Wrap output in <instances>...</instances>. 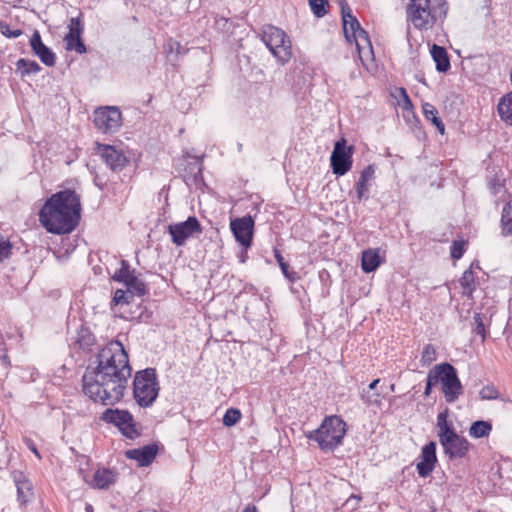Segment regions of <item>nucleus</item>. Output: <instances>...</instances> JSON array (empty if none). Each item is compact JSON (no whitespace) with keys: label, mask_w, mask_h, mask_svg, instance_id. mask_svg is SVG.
Returning a JSON list of instances; mask_svg holds the SVG:
<instances>
[{"label":"nucleus","mask_w":512,"mask_h":512,"mask_svg":"<svg viewBox=\"0 0 512 512\" xmlns=\"http://www.w3.org/2000/svg\"><path fill=\"white\" fill-rule=\"evenodd\" d=\"M131 374L129 362L120 366H88L82 376L83 393L94 402L115 405L123 399Z\"/></svg>","instance_id":"1"},{"label":"nucleus","mask_w":512,"mask_h":512,"mask_svg":"<svg viewBox=\"0 0 512 512\" xmlns=\"http://www.w3.org/2000/svg\"><path fill=\"white\" fill-rule=\"evenodd\" d=\"M81 198L74 189H63L48 197L38 215L47 232L65 235L73 232L81 219Z\"/></svg>","instance_id":"2"},{"label":"nucleus","mask_w":512,"mask_h":512,"mask_svg":"<svg viewBox=\"0 0 512 512\" xmlns=\"http://www.w3.org/2000/svg\"><path fill=\"white\" fill-rule=\"evenodd\" d=\"M449 5L446 0H409L406 14L416 29L427 30L447 17Z\"/></svg>","instance_id":"3"},{"label":"nucleus","mask_w":512,"mask_h":512,"mask_svg":"<svg viewBox=\"0 0 512 512\" xmlns=\"http://www.w3.org/2000/svg\"><path fill=\"white\" fill-rule=\"evenodd\" d=\"M347 424L339 415L325 416L320 426L305 436L318 443L323 452H333L343 443Z\"/></svg>","instance_id":"4"},{"label":"nucleus","mask_w":512,"mask_h":512,"mask_svg":"<svg viewBox=\"0 0 512 512\" xmlns=\"http://www.w3.org/2000/svg\"><path fill=\"white\" fill-rule=\"evenodd\" d=\"M436 386L440 385L443 397L448 404L455 403L464 393L458 370L449 362L436 364L428 371Z\"/></svg>","instance_id":"5"},{"label":"nucleus","mask_w":512,"mask_h":512,"mask_svg":"<svg viewBox=\"0 0 512 512\" xmlns=\"http://www.w3.org/2000/svg\"><path fill=\"white\" fill-rule=\"evenodd\" d=\"M160 383L155 368L148 367L135 373L133 379V397L141 408L151 407L157 400Z\"/></svg>","instance_id":"6"},{"label":"nucleus","mask_w":512,"mask_h":512,"mask_svg":"<svg viewBox=\"0 0 512 512\" xmlns=\"http://www.w3.org/2000/svg\"><path fill=\"white\" fill-rule=\"evenodd\" d=\"M262 40L280 65L286 64L291 59V41L281 28L271 24L263 26Z\"/></svg>","instance_id":"7"},{"label":"nucleus","mask_w":512,"mask_h":512,"mask_svg":"<svg viewBox=\"0 0 512 512\" xmlns=\"http://www.w3.org/2000/svg\"><path fill=\"white\" fill-rule=\"evenodd\" d=\"M100 420L117 427L125 438L134 440L141 435L136 428L133 414L127 409L107 408L101 414Z\"/></svg>","instance_id":"8"},{"label":"nucleus","mask_w":512,"mask_h":512,"mask_svg":"<svg viewBox=\"0 0 512 512\" xmlns=\"http://www.w3.org/2000/svg\"><path fill=\"white\" fill-rule=\"evenodd\" d=\"M141 274H136L135 269L131 268L129 261L120 260V268L115 271L111 279L115 282L123 284L134 296L143 297L149 294V287Z\"/></svg>","instance_id":"9"},{"label":"nucleus","mask_w":512,"mask_h":512,"mask_svg":"<svg viewBox=\"0 0 512 512\" xmlns=\"http://www.w3.org/2000/svg\"><path fill=\"white\" fill-rule=\"evenodd\" d=\"M354 151L355 147L353 145L348 146L346 139L343 137L335 142L330 156V166L333 174L343 176L351 170Z\"/></svg>","instance_id":"10"},{"label":"nucleus","mask_w":512,"mask_h":512,"mask_svg":"<svg viewBox=\"0 0 512 512\" xmlns=\"http://www.w3.org/2000/svg\"><path fill=\"white\" fill-rule=\"evenodd\" d=\"M93 123L104 134H114L122 125V113L117 106H103L95 109Z\"/></svg>","instance_id":"11"},{"label":"nucleus","mask_w":512,"mask_h":512,"mask_svg":"<svg viewBox=\"0 0 512 512\" xmlns=\"http://www.w3.org/2000/svg\"><path fill=\"white\" fill-rule=\"evenodd\" d=\"M203 227L196 216H189L185 221L172 223L167 226L171 241L176 246H183L195 234H201Z\"/></svg>","instance_id":"12"},{"label":"nucleus","mask_w":512,"mask_h":512,"mask_svg":"<svg viewBox=\"0 0 512 512\" xmlns=\"http://www.w3.org/2000/svg\"><path fill=\"white\" fill-rule=\"evenodd\" d=\"M129 362V355L119 340H112L96 354V363L103 366H120Z\"/></svg>","instance_id":"13"},{"label":"nucleus","mask_w":512,"mask_h":512,"mask_svg":"<svg viewBox=\"0 0 512 512\" xmlns=\"http://www.w3.org/2000/svg\"><path fill=\"white\" fill-rule=\"evenodd\" d=\"M255 221L251 215L230 220V230L239 245L245 247L253 244Z\"/></svg>","instance_id":"14"},{"label":"nucleus","mask_w":512,"mask_h":512,"mask_svg":"<svg viewBox=\"0 0 512 512\" xmlns=\"http://www.w3.org/2000/svg\"><path fill=\"white\" fill-rule=\"evenodd\" d=\"M444 454L450 460L465 458L470 449L469 441L464 437L455 433L439 441Z\"/></svg>","instance_id":"15"},{"label":"nucleus","mask_w":512,"mask_h":512,"mask_svg":"<svg viewBox=\"0 0 512 512\" xmlns=\"http://www.w3.org/2000/svg\"><path fill=\"white\" fill-rule=\"evenodd\" d=\"M98 152L103 161L114 172L123 170L130 162V159L122 150H118L109 144H98Z\"/></svg>","instance_id":"16"},{"label":"nucleus","mask_w":512,"mask_h":512,"mask_svg":"<svg viewBox=\"0 0 512 512\" xmlns=\"http://www.w3.org/2000/svg\"><path fill=\"white\" fill-rule=\"evenodd\" d=\"M437 444L435 441L426 443L420 454V461L416 464V470L421 478H426L431 475L438 462L437 459Z\"/></svg>","instance_id":"17"},{"label":"nucleus","mask_w":512,"mask_h":512,"mask_svg":"<svg viewBox=\"0 0 512 512\" xmlns=\"http://www.w3.org/2000/svg\"><path fill=\"white\" fill-rule=\"evenodd\" d=\"M342 26L346 41L350 44L355 43L357 50L360 52V44L357 42V33L362 29L360 22L353 15L348 4L343 5Z\"/></svg>","instance_id":"18"},{"label":"nucleus","mask_w":512,"mask_h":512,"mask_svg":"<svg viewBox=\"0 0 512 512\" xmlns=\"http://www.w3.org/2000/svg\"><path fill=\"white\" fill-rule=\"evenodd\" d=\"M159 451L158 443L152 442L140 448L124 452L127 459L135 460L139 467H147L153 463Z\"/></svg>","instance_id":"19"},{"label":"nucleus","mask_w":512,"mask_h":512,"mask_svg":"<svg viewBox=\"0 0 512 512\" xmlns=\"http://www.w3.org/2000/svg\"><path fill=\"white\" fill-rule=\"evenodd\" d=\"M30 46L33 53L40 59V61L44 65L48 67H52L55 65V53L43 43L41 35L37 30L34 31L30 38Z\"/></svg>","instance_id":"20"},{"label":"nucleus","mask_w":512,"mask_h":512,"mask_svg":"<svg viewBox=\"0 0 512 512\" xmlns=\"http://www.w3.org/2000/svg\"><path fill=\"white\" fill-rule=\"evenodd\" d=\"M292 74L295 78H298V83L303 85L309 83L313 79L314 68L308 57L305 55H298L294 57Z\"/></svg>","instance_id":"21"},{"label":"nucleus","mask_w":512,"mask_h":512,"mask_svg":"<svg viewBox=\"0 0 512 512\" xmlns=\"http://www.w3.org/2000/svg\"><path fill=\"white\" fill-rule=\"evenodd\" d=\"M375 165H367L361 172L358 181L355 184L357 201L368 200L370 197V182L374 179Z\"/></svg>","instance_id":"22"},{"label":"nucleus","mask_w":512,"mask_h":512,"mask_svg":"<svg viewBox=\"0 0 512 512\" xmlns=\"http://www.w3.org/2000/svg\"><path fill=\"white\" fill-rule=\"evenodd\" d=\"M166 61L176 67L180 58L189 52V48L183 46L179 41L169 38L164 44Z\"/></svg>","instance_id":"23"},{"label":"nucleus","mask_w":512,"mask_h":512,"mask_svg":"<svg viewBox=\"0 0 512 512\" xmlns=\"http://www.w3.org/2000/svg\"><path fill=\"white\" fill-rule=\"evenodd\" d=\"M430 54L435 62L437 72L447 73L450 70V56L445 47L433 44L430 49Z\"/></svg>","instance_id":"24"},{"label":"nucleus","mask_w":512,"mask_h":512,"mask_svg":"<svg viewBox=\"0 0 512 512\" xmlns=\"http://www.w3.org/2000/svg\"><path fill=\"white\" fill-rule=\"evenodd\" d=\"M117 480V474L109 468H99L93 475L91 486L100 490L108 489Z\"/></svg>","instance_id":"25"},{"label":"nucleus","mask_w":512,"mask_h":512,"mask_svg":"<svg viewBox=\"0 0 512 512\" xmlns=\"http://www.w3.org/2000/svg\"><path fill=\"white\" fill-rule=\"evenodd\" d=\"M14 481L17 487V499L21 505L27 504L33 497V485L23 473L14 476Z\"/></svg>","instance_id":"26"},{"label":"nucleus","mask_w":512,"mask_h":512,"mask_svg":"<svg viewBox=\"0 0 512 512\" xmlns=\"http://www.w3.org/2000/svg\"><path fill=\"white\" fill-rule=\"evenodd\" d=\"M383 259L377 249H366L362 252L361 268L363 272L369 274L375 272L383 263Z\"/></svg>","instance_id":"27"},{"label":"nucleus","mask_w":512,"mask_h":512,"mask_svg":"<svg viewBox=\"0 0 512 512\" xmlns=\"http://www.w3.org/2000/svg\"><path fill=\"white\" fill-rule=\"evenodd\" d=\"M75 344L79 349L86 353L90 352L92 347L96 344L95 335L85 323H82L77 330V339Z\"/></svg>","instance_id":"28"},{"label":"nucleus","mask_w":512,"mask_h":512,"mask_svg":"<svg viewBox=\"0 0 512 512\" xmlns=\"http://www.w3.org/2000/svg\"><path fill=\"white\" fill-rule=\"evenodd\" d=\"M449 410L446 408L444 411L437 415V427L439 441L457 433L453 422L448 420Z\"/></svg>","instance_id":"29"},{"label":"nucleus","mask_w":512,"mask_h":512,"mask_svg":"<svg viewBox=\"0 0 512 512\" xmlns=\"http://www.w3.org/2000/svg\"><path fill=\"white\" fill-rule=\"evenodd\" d=\"M459 284L463 290L462 295L469 299H473V293L478 285L474 271L466 269L459 279Z\"/></svg>","instance_id":"30"},{"label":"nucleus","mask_w":512,"mask_h":512,"mask_svg":"<svg viewBox=\"0 0 512 512\" xmlns=\"http://www.w3.org/2000/svg\"><path fill=\"white\" fill-rule=\"evenodd\" d=\"M422 110L424 117L427 121H430L432 125L435 126L437 131L441 134H445V124L443 123L441 117L439 116L438 110L436 107L428 102L423 103Z\"/></svg>","instance_id":"31"},{"label":"nucleus","mask_w":512,"mask_h":512,"mask_svg":"<svg viewBox=\"0 0 512 512\" xmlns=\"http://www.w3.org/2000/svg\"><path fill=\"white\" fill-rule=\"evenodd\" d=\"M497 110L501 120L512 125V91L500 98Z\"/></svg>","instance_id":"32"},{"label":"nucleus","mask_w":512,"mask_h":512,"mask_svg":"<svg viewBox=\"0 0 512 512\" xmlns=\"http://www.w3.org/2000/svg\"><path fill=\"white\" fill-rule=\"evenodd\" d=\"M273 253L284 277L291 283L297 282L300 279L299 274L290 267L288 262L285 261L281 251L274 247Z\"/></svg>","instance_id":"33"},{"label":"nucleus","mask_w":512,"mask_h":512,"mask_svg":"<svg viewBox=\"0 0 512 512\" xmlns=\"http://www.w3.org/2000/svg\"><path fill=\"white\" fill-rule=\"evenodd\" d=\"M500 222L502 236H512V200L503 206Z\"/></svg>","instance_id":"34"},{"label":"nucleus","mask_w":512,"mask_h":512,"mask_svg":"<svg viewBox=\"0 0 512 512\" xmlns=\"http://www.w3.org/2000/svg\"><path fill=\"white\" fill-rule=\"evenodd\" d=\"M492 431V424L489 421H474L469 428V435L473 438L480 439L487 437Z\"/></svg>","instance_id":"35"},{"label":"nucleus","mask_w":512,"mask_h":512,"mask_svg":"<svg viewBox=\"0 0 512 512\" xmlns=\"http://www.w3.org/2000/svg\"><path fill=\"white\" fill-rule=\"evenodd\" d=\"M41 66L34 60L20 58L16 62V71L23 78L26 75L37 74L41 71Z\"/></svg>","instance_id":"36"},{"label":"nucleus","mask_w":512,"mask_h":512,"mask_svg":"<svg viewBox=\"0 0 512 512\" xmlns=\"http://www.w3.org/2000/svg\"><path fill=\"white\" fill-rule=\"evenodd\" d=\"M64 42L67 51H75L78 54H84L87 52L85 43L82 40V36H74L72 34H66Z\"/></svg>","instance_id":"37"},{"label":"nucleus","mask_w":512,"mask_h":512,"mask_svg":"<svg viewBox=\"0 0 512 512\" xmlns=\"http://www.w3.org/2000/svg\"><path fill=\"white\" fill-rule=\"evenodd\" d=\"M134 295L129 292V290L126 288V290L123 289H117L110 302V308L113 309L114 307L118 305H129L134 300Z\"/></svg>","instance_id":"38"},{"label":"nucleus","mask_w":512,"mask_h":512,"mask_svg":"<svg viewBox=\"0 0 512 512\" xmlns=\"http://www.w3.org/2000/svg\"><path fill=\"white\" fill-rule=\"evenodd\" d=\"M485 315L482 313H474L473 321L471 323L472 332L481 337V341L485 342L488 331L484 323Z\"/></svg>","instance_id":"39"},{"label":"nucleus","mask_w":512,"mask_h":512,"mask_svg":"<svg viewBox=\"0 0 512 512\" xmlns=\"http://www.w3.org/2000/svg\"><path fill=\"white\" fill-rule=\"evenodd\" d=\"M191 158V156H189ZM192 161H188L183 168V180L184 182L187 180V177L194 175L195 173H200V170H204L203 167V156L197 157L193 156Z\"/></svg>","instance_id":"40"},{"label":"nucleus","mask_w":512,"mask_h":512,"mask_svg":"<svg viewBox=\"0 0 512 512\" xmlns=\"http://www.w3.org/2000/svg\"><path fill=\"white\" fill-rule=\"evenodd\" d=\"M487 184L490 192L497 195L505 186V178L501 170L496 171L493 175L487 177Z\"/></svg>","instance_id":"41"},{"label":"nucleus","mask_w":512,"mask_h":512,"mask_svg":"<svg viewBox=\"0 0 512 512\" xmlns=\"http://www.w3.org/2000/svg\"><path fill=\"white\" fill-rule=\"evenodd\" d=\"M308 3L311 11L317 18H322L328 13V0H308Z\"/></svg>","instance_id":"42"},{"label":"nucleus","mask_w":512,"mask_h":512,"mask_svg":"<svg viewBox=\"0 0 512 512\" xmlns=\"http://www.w3.org/2000/svg\"><path fill=\"white\" fill-rule=\"evenodd\" d=\"M241 411L238 408H228L222 418L225 427H232L241 419Z\"/></svg>","instance_id":"43"},{"label":"nucleus","mask_w":512,"mask_h":512,"mask_svg":"<svg viewBox=\"0 0 512 512\" xmlns=\"http://www.w3.org/2000/svg\"><path fill=\"white\" fill-rule=\"evenodd\" d=\"M467 244L465 240H454L450 246V257L453 260L461 259L467 250Z\"/></svg>","instance_id":"44"},{"label":"nucleus","mask_w":512,"mask_h":512,"mask_svg":"<svg viewBox=\"0 0 512 512\" xmlns=\"http://www.w3.org/2000/svg\"><path fill=\"white\" fill-rule=\"evenodd\" d=\"M436 358H437V352H436L434 345H432L430 343L426 344L423 347V351L421 354V359H420L421 364L423 366H428L432 362H434L436 360Z\"/></svg>","instance_id":"45"},{"label":"nucleus","mask_w":512,"mask_h":512,"mask_svg":"<svg viewBox=\"0 0 512 512\" xmlns=\"http://www.w3.org/2000/svg\"><path fill=\"white\" fill-rule=\"evenodd\" d=\"M479 397L481 400H496L500 399V392L493 384H488L479 391Z\"/></svg>","instance_id":"46"},{"label":"nucleus","mask_w":512,"mask_h":512,"mask_svg":"<svg viewBox=\"0 0 512 512\" xmlns=\"http://www.w3.org/2000/svg\"><path fill=\"white\" fill-rule=\"evenodd\" d=\"M13 244L0 234V262L7 260L12 255Z\"/></svg>","instance_id":"47"},{"label":"nucleus","mask_w":512,"mask_h":512,"mask_svg":"<svg viewBox=\"0 0 512 512\" xmlns=\"http://www.w3.org/2000/svg\"><path fill=\"white\" fill-rule=\"evenodd\" d=\"M215 26L218 30L226 33H232L235 27L233 21L224 16L215 17Z\"/></svg>","instance_id":"48"},{"label":"nucleus","mask_w":512,"mask_h":512,"mask_svg":"<svg viewBox=\"0 0 512 512\" xmlns=\"http://www.w3.org/2000/svg\"><path fill=\"white\" fill-rule=\"evenodd\" d=\"M138 309L141 310L138 315H135V312L130 310L127 315H120L119 317L124 320H127V321H136V322H141L144 319V317H146V318L150 317V314H149L146 306L139 305Z\"/></svg>","instance_id":"49"},{"label":"nucleus","mask_w":512,"mask_h":512,"mask_svg":"<svg viewBox=\"0 0 512 512\" xmlns=\"http://www.w3.org/2000/svg\"><path fill=\"white\" fill-rule=\"evenodd\" d=\"M68 34H72L74 36H82L84 32V25L80 17H73L70 19Z\"/></svg>","instance_id":"50"},{"label":"nucleus","mask_w":512,"mask_h":512,"mask_svg":"<svg viewBox=\"0 0 512 512\" xmlns=\"http://www.w3.org/2000/svg\"><path fill=\"white\" fill-rule=\"evenodd\" d=\"M396 92L398 93V96L402 100L401 106H402L403 110L412 111L414 109V105L408 95L407 90L404 87H398V88H396Z\"/></svg>","instance_id":"51"},{"label":"nucleus","mask_w":512,"mask_h":512,"mask_svg":"<svg viewBox=\"0 0 512 512\" xmlns=\"http://www.w3.org/2000/svg\"><path fill=\"white\" fill-rule=\"evenodd\" d=\"M0 32L6 38H18L23 33L21 29H12L5 21L0 22Z\"/></svg>","instance_id":"52"},{"label":"nucleus","mask_w":512,"mask_h":512,"mask_svg":"<svg viewBox=\"0 0 512 512\" xmlns=\"http://www.w3.org/2000/svg\"><path fill=\"white\" fill-rule=\"evenodd\" d=\"M185 183L188 186L193 185V186H195V188L201 189L202 186H205L203 170H200V173H195L194 175L187 177V180L185 181Z\"/></svg>","instance_id":"53"},{"label":"nucleus","mask_w":512,"mask_h":512,"mask_svg":"<svg viewBox=\"0 0 512 512\" xmlns=\"http://www.w3.org/2000/svg\"><path fill=\"white\" fill-rule=\"evenodd\" d=\"M362 500V496L359 494H351L349 498L343 504L344 507L350 508V510H355L359 506V502Z\"/></svg>","instance_id":"54"},{"label":"nucleus","mask_w":512,"mask_h":512,"mask_svg":"<svg viewBox=\"0 0 512 512\" xmlns=\"http://www.w3.org/2000/svg\"><path fill=\"white\" fill-rule=\"evenodd\" d=\"M406 112H407V116H405L406 122L411 124V125H413V126H415V127L421 128L420 119L416 115L414 109L412 111H406Z\"/></svg>","instance_id":"55"},{"label":"nucleus","mask_w":512,"mask_h":512,"mask_svg":"<svg viewBox=\"0 0 512 512\" xmlns=\"http://www.w3.org/2000/svg\"><path fill=\"white\" fill-rule=\"evenodd\" d=\"M318 277L323 286L329 287L331 285V276L327 269L320 270Z\"/></svg>","instance_id":"56"},{"label":"nucleus","mask_w":512,"mask_h":512,"mask_svg":"<svg viewBox=\"0 0 512 512\" xmlns=\"http://www.w3.org/2000/svg\"><path fill=\"white\" fill-rule=\"evenodd\" d=\"M435 387H436L435 382L433 381V379L431 378L429 373H427L426 384H425V388H424V392H423L424 397L425 398L430 397L432 394L433 388H435Z\"/></svg>","instance_id":"57"},{"label":"nucleus","mask_w":512,"mask_h":512,"mask_svg":"<svg viewBox=\"0 0 512 512\" xmlns=\"http://www.w3.org/2000/svg\"><path fill=\"white\" fill-rule=\"evenodd\" d=\"M24 443L26 447L40 460L42 456L35 444V442L31 438H24Z\"/></svg>","instance_id":"58"},{"label":"nucleus","mask_w":512,"mask_h":512,"mask_svg":"<svg viewBox=\"0 0 512 512\" xmlns=\"http://www.w3.org/2000/svg\"><path fill=\"white\" fill-rule=\"evenodd\" d=\"M359 396H360L361 401L367 407L373 406L372 400H373L374 394H370L369 390L363 389Z\"/></svg>","instance_id":"59"},{"label":"nucleus","mask_w":512,"mask_h":512,"mask_svg":"<svg viewBox=\"0 0 512 512\" xmlns=\"http://www.w3.org/2000/svg\"><path fill=\"white\" fill-rule=\"evenodd\" d=\"M360 39L361 41L365 42L369 49L372 51V44H371V41H370V36H369V33L365 30V29H361L358 33H357V40Z\"/></svg>","instance_id":"60"},{"label":"nucleus","mask_w":512,"mask_h":512,"mask_svg":"<svg viewBox=\"0 0 512 512\" xmlns=\"http://www.w3.org/2000/svg\"><path fill=\"white\" fill-rule=\"evenodd\" d=\"M240 246V252L238 254V259L240 263H245L248 259V250L252 247V245H249L245 247V245H239Z\"/></svg>","instance_id":"61"},{"label":"nucleus","mask_w":512,"mask_h":512,"mask_svg":"<svg viewBox=\"0 0 512 512\" xmlns=\"http://www.w3.org/2000/svg\"><path fill=\"white\" fill-rule=\"evenodd\" d=\"M93 182L100 190H104L107 186V182L104 181L99 175L94 176Z\"/></svg>","instance_id":"62"},{"label":"nucleus","mask_w":512,"mask_h":512,"mask_svg":"<svg viewBox=\"0 0 512 512\" xmlns=\"http://www.w3.org/2000/svg\"><path fill=\"white\" fill-rule=\"evenodd\" d=\"M380 378H376L374 379L373 381H371L368 385V390L371 391V390H375L378 386V384L380 383Z\"/></svg>","instance_id":"63"},{"label":"nucleus","mask_w":512,"mask_h":512,"mask_svg":"<svg viewBox=\"0 0 512 512\" xmlns=\"http://www.w3.org/2000/svg\"><path fill=\"white\" fill-rule=\"evenodd\" d=\"M242 512H258V508L254 504H248Z\"/></svg>","instance_id":"64"}]
</instances>
